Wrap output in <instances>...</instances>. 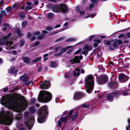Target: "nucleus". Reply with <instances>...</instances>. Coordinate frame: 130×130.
Returning a JSON list of instances; mask_svg holds the SVG:
<instances>
[{
	"mask_svg": "<svg viewBox=\"0 0 130 130\" xmlns=\"http://www.w3.org/2000/svg\"><path fill=\"white\" fill-rule=\"evenodd\" d=\"M73 46H69L67 47L66 48H62L60 51L61 52L58 54H55V55L56 56H59L61 55L62 53L65 52L67 51V49L69 48H70L71 47Z\"/></svg>",
	"mask_w": 130,
	"mask_h": 130,
	"instance_id": "14",
	"label": "nucleus"
},
{
	"mask_svg": "<svg viewBox=\"0 0 130 130\" xmlns=\"http://www.w3.org/2000/svg\"><path fill=\"white\" fill-rule=\"evenodd\" d=\"M80 8L79 7H76L75 9V10L76 11H78L79 12L80 11Z\"/></svg>",
	"mask_w": 130,
	"mask_h": 130,
	"instance_id": "40",
	"label": "nucleus"
},
{
	"mask_svg": "<svg viewBox=\"0 0 130 130\" xmlns=\"http://www.w3.org/2000/svg\"><path fill=\"white\" fill-rule=\"evenodd\" d=\"M14 69L15 67H12L9 71V72L11 74L13 73Z\"/></svg>",
	"mask_w": 130,
	"mask_h": 130,
	"instance_id": "33",
	"label": "nucleus"
},
{
	"mask_svg": "<svg viewBox=\"0 0 130 130\" xmlns=\"http://www.w3.org/2000/svg\"><path fill=\"white\" fill-rule=\"evenodd\" d=\"M111 65L112 66L113 65V63L112 62H110V63L108 65L107 67L108 68H109V67H110V66H111Z\"/></svg>",
	"mask_w": 130,
	"mask_h": 130,
	"instance_id": "46",
	"label": "nucleus"
},
{
	"mask_svg": "<svg viewBox=\"0 0 130 130\" xmlns=\"http://www.w3.org/2000/svg\"><path fill=\"white\" fill-rule=\"evenodd\" d=\"M34 117H31L26 120L25 121V124L28 128L31 129L34 125Z\"/></svg>",
	"mask_w": 130,
	"mask_h": 130,
	"instance_id": "7",
	"label": "nucleus"
},
{
	"mask_svg": "<svg viewBox=\"0 0 130 130\" xmlns=\"http://www.w3.org/2000/svg\"><path fill=\"white\" fill-rule=\"evenodd\" d=\"M17 34L19 36H21L22 35L20 34L21 31L20 30L17 29Z\"/></svg>",
	"mask_w": 130,
	"mask_h": 130,
	"instance_id": "41",
	"label": "nucleus"
},
{
	"mask_svg": "<svg viewBox=\"0 0 130 130\" xmlns=\"http://www.w3.org/2000/svg\"><path fill=\"white\" fill-rule=\"evenodd\" d=\"M26 4L28 6H30L31 4V3L29 2H27Z\"/></svg>",
	"mask_w": 130,
	"mask_h": 130,
	"instance_id": "64",
	"label": "nucleus"
},
{
	"mask_svg": "<svg viewBox=\"0 0 130 130\" xmlns=\"http://www.w3.org/2000/svg\"><path fill=\"white\" fill-rule=\"evenodd\" d=\"M52 11L55 12L61 11L65 12L68 11V9L65 5L61 4L59 7L57 6H55Z\"/></svg>",
	"mask_w": 130,
	"mask_h": 130,
	"instance_id": "6",
	"label": "nucleus"
},
{
	"mask_svg": "<svg viewBox=\"0 0 130 130\" xmlns=\"http://www.w3.org/2000/svg\"><path fill=\"white\" fill-rule=\"evenodd\" d=\"M119 78L120 80H124L128 79V77L123 74H121L119 75Z\"/></svg>",
	"mask_w": 130,
	"mask_h": 130,
	"instance_id": "15",
	"label": "nucleus"
},
{
	"mask_svg": "<svg viewBox=\"0 0 130 130\" xmlns=\"http://www.w3.org/2000/svg\"><path fill=\"white\" fill-rule=\"evenodd\" d=\"M107 80L106 76L104 75L100 77L97 79V81L99 84H101L105 83L107 81Z\"/></svg>",
	"mask_w": 130,
	"mask_h": 130,
	"instance_id": "9",
	"label": "nucleus"
},
{
	"mask_svg": "<svg viewBox=\"0 0 130 130\" xmlns=\"http://www.w3.org/2000/svg\"><path fill=\"white\" fill-rule=\"evenodd\" d=\"M83 94L80 92H77L74 95V98L75 100L78 99H79L82 96Z\"/></svg>",
	"mask_w": 130,
	"mask_h": 130,
	"instance_id": "17",
	"label": "nucleus"
},
{
	"mask_svg": "<svg viewBox=\"0 0 130 130\" xmlns=\"http://www.w3.org/2000/svg\"><path fill=\"white\" fill-rule=\"evenodd\" d=\"M58 124L59 126H61V122L60 120H59L58 121Z\"/></svg>",
	"mask_w": 130,
	"mask_h": 130,
	"instance_id": "55",
	"label": "nucleus"
},
{
	"mask_svg": "<svg viewBox=\"0 0 130 130\" xmlns=\"http://www.w3.org/2000/svg\"><path fill=\"white\" fill-rule=\"evenodd\" d=\"M12 6L14 8H15L17 6V4L15 3Z\"/></svg>",
	"mask_w": 130,
	"mask_h": 130,
	"instance_id": "50",
	"label": "nucleus"
},
{
	"mask_svg": "<svg viewBox=\"0 0 130 130\" xmlns=\"http://www.w3.org/2000/svg\"><path fill=\"white\" fill-rule=\"evenodd\" d=\"M35 106L31 107L29 109V111L32 113H34L35 111V108H34Z\"/></svg>",
	"mask_w": 130,
	"mask_h": 130,
	"instance_id": "26",
	"label": "nucleus"
},
{
	"mask_svg": "<svg viewBox=\"0 0 130 130\" xmlns=\"http://www.w3.org/2000/svg\"><path fill=\"white\" fill-rule=\"evenodd\" d=\"M24 41L23 40H21L20 43V46L21 47L24 44Z\"/></svg>",
	"mask_w": 130,
	"mask_h": 130,
	"instance_id": "31",
	"label": "nucleus"
},
{
	"mask_svg": "<svg viewBox=\"0 0 130 130\" xmlns=\"http://www.w3.org/2000/svg\"><path fill=\"white\" fill-rule=\"evenodd\" d=\"M97 55L99 57H100L102 55V53L101 52H99L97 53Z\"/></svg>",
	"mask_w": 130,
	"mask_h": 130,
	"instance_id": "54",
	"label": "nucleus"
},
{
	"mask_svg": "<svg viewBox=\"0 0 130 130\" xmlns=\"http://www.w3.org/2000/svg\"><path fill=\"white\" fill-rule=\"evenodd\" d=\"M94 36L93 35L90 36L89 38V40L90 41L94 39Z\"/></svg>",
	"mask_w": 130,
	"mask_h": 130,
	"instance_id": "45",
	"label": "nucleus"
},
{
	"mask_svg": "<svg viewBox=\"0 0 130 130\" xmlns=\"http://www.w3.org/2000/svg\"><path fill=\"white\" fill-rule=\"evenodd\" d=\"M42 32L43 34H46L48 33L47 31L45 30H44L42 31Z\"/></svg>",
	"mask_w": 130,
	"mask_h": 130,
	"instance_id": "52",
	"label": "nucleus"
},
{
	"mask_svg": "<svg viewBox=\"0 0 130 130\" xmlns=\"http://www.w3.org/2000/svg\"><path fill=\"white\" fill-rule=\"evenodd\" d=\"M39 41H37L36 42L34 45H32V47H34V46H37L38 45H39Z\"/></svg>",
	"mask_w": 130,
	"mask_h": 130,
	"instance_id": "38",
	"label": "nucleus"
},
{
	"mask_svg": "<svg viewBox=\"0 0 130 130\" xmlns=\"http://www.w3.org/2000/svg\"><path fill=\"white\" fill-rule=\"evenodd\" d=\"M40 34V32L39 31H38L37 32H35V33L34 34H35V35H38Z\"/></svg>",
	"mask_w": 130,
	"mask_h": 130,
	"instance_id": "56",
	"label": "nucleus"
},
{
	"mask_svg": "<svg viewBox=\"0 0 130 130\" xmlns=\"http://www.w3.org/2000/svg\"><path fill=\"white\" fill-rule=\"evenodd\" d=\"M22 117L21 115L20 114L17 115L16 116L17 119H19L20 118Z\"/></svg>",
	"mask_w": 130,
	"mask_h": 130,
	"instance_id": "37",
	"label": "nucleus"
},
{
	"mask_svg": "<svg viewBox=\"0 0 130 130\" xmlns=\"http://www.w3.org/2000/svg\"><path fill=\"white\" fill-rule=\"evenodd\" d=\"M41 57H37L34 59L32 61V62L33 63H36L38 61H40L41 60Z\"/></svg>",
	"mask_w": 130,
	"mask_h": 130,
	"instance_id": "21",
	"label": "nucleus"
},
{
	"mask_svg": "<svg viewBox=\"0 0 130 130\" xmlns=\"http://www.w3.org/2000/svg\"><path fill=\"white\" fill-rule=\"evenodd\" d=\"M46 29L48 30H50L53 29V27L52 26H48L46 27Z\"/></svg>",
	"mask_w": 130,
	"mask_h": 130,
	"instance_id": "32",
	"label": "nucleus"
},
{
	"mask_svg": "<svg viewBox=\"0 0 130 130\" xmlns=\"http://www.w3.org/2000/svg\"><path fill=\"white\" fill-rule=\"evenodd\" d=\"M80 53V51L79 50H77L74 53V54H76Z\"/></svg>",
	"mask_w": 130,
	"mask_h": 130,
	"instance_id": "60",
	"label": "nucleus"
},
{
	"mask_svg": "<svg viewBox=\"0 0 130 130\" xmlns=\"http://www.w3.org/2000/svg\"><path fill=\"white\" fill-rule=\"evenodd\" d=\"M50 66L52 68H54L57 66V63L54 62H52L51 63Z\"/></svg>",
	"mask_w": 130,
	"mask_h": 130,
	"instance_id": "24",
	"label": "nucleus"
},
{
	"mask_svg": "<svg viewBox=\"0 0 130 130\" xmlns=\"http://www.w3.org/2000/svg\"><path fill=\"white\" fill-rule=\"evenodd\" d=\"M35 39H36V37L35 36H33L31 39V41H33Z\"/></svg>",
	"mask_w": 130,
	"mask_h": 130,
	"instance_id": "63",
	"label": "nucleus"
},
{
	"mask_svg": "<svg viewBox=\"0 0 130 130\" xmlns=\"http://www.w3.org/2000/svg\"><path fill=\"white\" fill-rule=\"evenodd\" d=\"M79 67L75 68V70L74 71V76H78L80 74V70Z\"/></svg>",
	"mask_w": 130,
	"mask_h": 130,
	"instance_id": "18",
	"label": "nucleus"
},
{
	"mask_svg": "<svg viewBox=\"0 0 130 130\" xmlns=\"http://www.w3.org/2000/svg\"><path fill=\"white\" fill-rule=\"evenodd\" d=\"M92 49V46L91 45H86L83 48L84 51L83 54H87L89 51H91Z\"/></svg>",
	"mask_w": 130,
	"mask_h": 130,
	"instance_id": "12",
	"label": "nucleus"
},
{
	"mask_svg": "<svg viewBox=\"0 0 130 130\" xmlns=\"http://www.w3.org/2000/svg\"><path fill=\"white\" fill-rule=\"evenodd\" d=\"M47 17L48 19H51L54 16V14L50 12L47 14Z\"/></svg>",
	"mask_w": 130,
	"mask_h": 130,
	"instance_id": "25",
	"label": "nucleus"
},
{
	"mask_svg": "<svg viewBox=\"0 0 130 130\" xmlns=\"http://www.w3.org/2000/svg\"><path fill=\"white\" fill-rule=\"evenodd\" d=\"M78 113L77 112H75L72 117V120L74 121L77 118Z\"/></svg>",
	"mask_w": 130,
	"mask_h": 130,
	"instance_id": "22",
	"label": "nucleus"
},
{
	"mask_svg": "<svg viewBox=\"0 0 130 130\" xmlns=\"http://www.w3.org/2000/svg\"><path fill=\"white\" fill-rule=\"evenodd\" d=\"M113 46L114 47L116 48L117 47V44L116 43H114L113 45Z\"/></svg>",
	"mask_w": 130,
	"mask_h": 130,
	"instance_id": "62",
	"label": "nucleus"
},
{
	"mask_svg": "<svg viewBox=\"0 0 130 130\" xmlns=\"http://www.w3.org/2000/svg\"><path fill=\"white\" fill-rule=\"evenodd\" d=\"M119 95V94L118 92L114 91L108 94L106 98L107 100L111 101L114 96L117 97Z\"/></svg>",
	"mask_w": 130,
	"mask_h": 130,
	"instance_id": "8",
	"label": "nucleus"
},
{
	"mask_svg": "<svg viewBox=\"0 0 130 130\" xmlns=\"http://www.w3.org/2000/svg\"><path fill=\"white\" fill-rule=\"evenodd\" d=\"M65 76L66 78L68 77L69 78H71V74L69 72H67L65 73Z\"/></svg>",
	"mask_w": 130,
	"mask_h": 130,
	"instance_id": "28",
	"label": "nucleus"
},
{
	"mask_svg": "<svg viewBox=\"0 0 130 130\" xmlns=\"http://www.w3.org/2000/svg\"><path fill=\"white\" fill-rule=\"evenodd\" d=\"M47 113V108L46 106L41 107L38 111V117L37 119L38 122L40 123L43 122Z\"/></svg>",
	"mask_w": 130,
	"mask_h": 130,
	"instance_id": "4",
	"label": "nucleus"
},
{
	"mask_svg": "<svg viewBox=\"0 0 130 130\" xmlns=\"http://www.w3.org/2000/svg\"><path fill=\"white\" fill-rule=\"evenodd\" d=\"M76 40V39L74 38H70L66 40L67 42L74 41Z\"/></svg>",
	"mask_w": 130,
	"mask_h": 130,
	"instance_id": "30",
	"label": "nucleus"
},
{
	"mask_svg": "<svg viewBox=\"0 0 130 130\" xmlns=\"http://www.w3.org/2000/svg\"><path fill=\"white\" fill-rule=\"evenodd\" d=\"M109 85L112 88H116L117 87V86H115L113 87V85H112V83H109Z\"/></svg>",
	"mask_w": 130,
	"mask_h": 130,
	"instance_id": "39",
	"label": "nucleus"
},
{
	"mask_svg": "<svg viewBox=\"0 0 130 130\" xmlns=\"http://www.w3.org/2000/svg\"><path fill=\"white\" fill-rule=\"evenodd\" d=\"M23 61L25 63L28 64L30 62V59L28 57H24L23 58Z\"/></svg>",
	"mask_w": 130,
	"mask_h": 130,
	"instance_id": "19",
	"label": "nucleus"
},
{
	"mask_svg": "<svg viewBox=\"0 0 130 130\" xmlns=\"http://www.w3.org/2000/svg\"><path fill=\"white\" fill-rule=\"evenodd\" d=\"M32 8V7L30 6H27L25 8V10H26L31 9Z\"/></svg>",
	"mask_w": 130,
	"mask_h": 130,
	"instance_id": "35",
	"label": "nucleus"
},
{
	"mask_svg": "<svg viewBox=\"0 0 130 130\" xmlns=\"http://www.w3.org/2000/svg\"><path fill=\"white\" fill-rule=\"evenodd\" d=\"M60 25H59V24H58V25H56L55 26L54 28H58V27H60Z\"/></svg>",
	"mask_w": 130,
	"mask_h": 130,
	"instance_id": "57",
	"label": "nucleus"
},
{
	"mask_svg": "<svg viewBox=\"0 0 130 130\" xmlns=\"http://www.w3.org/2000/svg\"><path fill=\"white\" fill-rule=\"evenodd\" d=\"M12 9V8L11 6H9L6 9V10L8 12H10Z\"/></svg>",
	"mask_w": 130,
	"mask_h": 130,
	"instance_id": "36",
	"label": "nucleus"
},
{
	"mask_svg": "<svg viewBox=\"0 0 130 130\" xmlns=\"http://www.w3.org/2000/svg\"><path fill=\"white\" fill-rule=\"evenodd\" d=\"M7 39V37H4V41L3 42H1L0 43L1 45H5L6 46H10L11 45L13 44V42L11 41L10 42H8L7 41H6V40Z\"/></svg>",
	"mask_w": 130,
	"mask_h": 130,
	"instance_id": "13",
	"label": "nucleus"
},
{
	"mask_svg": "<svg viewBox=\"0 0 130 130\" xmlns=\"http://www.w3.org/2000/svg\"><path fill=\"white\" fill-rule=\"evenodd\" d=\"M110 42L109 41H107L106 43V44L108 45H110Z\"/></svg>",
	"mask_w": 130,
	"mask_h": 130,
	"instance_id": "59",
	"label": "nucleus"
},
{
	"mask_svg": "<svg viewBox=\"0 0 130 130\" xmlns=\"http://www.w3.org/2000/svg\"><path fill=\"white\" fill-rule=\"evenodd\" d=\"M79 12L80 13V14L82 16H83L85 14V13L82 11H80Z\"/></svg>",
	"mask_w": 130,
	"mask_h": 130,
	"instance_id": "47",
	"label": "nucleus"
},
{
	"mask_svg": "<svg viewBox=\"0 0 130 130\" xmlns=\"http://www.w3.org/2000/svg\"><path fill=\"white\" fill-rule=\"evenodd\" d=\"M101 42L100 40L98 39L95 41V42L93 44V46L94 47H96L98 46V44L100 43Z\"/></svg>",
	"mask_w": 130,
	"mask_h": 130,
	"instance_id": "20",
	"label": "nucleus"
},
{
	"mask_svg": "<svg viewBox=\"0 0 130 130\" xmlns=\"http://www.w3.org/2000/svg\"><path fill=\"white\" fill-rule=\"evenodd\" d=\"M91 2L93 4L97 2V0H90Z\"/></svg>",
	"mask_w": 130,
	"mask_h": 130,
	"instance_id": "58",
	"label": "nucleus"
},
{
	"mask_svg": "<svg viewBox=\"0 0 130 130\" xmlns=\"http://www.w3.org/2000/svg\"><path fill=\"white\" fill-rule=\"evenodd\" d=\"M118 44L120 45L122 43V41L120 40H119L118 41Z\"/></svg>",
	"mask_w": 130,
	"mask_h": 130,
	"instance_id": "61",
	"label": "nucleus"
},
{
	"mask_svg": "<svg viewBox=\"0 0 130 130\" xmlns=\"http://www.w3.org/2000/svg\"><path fill=\"white\" fill-rule=\"evenodd\" d=\"M122 95L124 96H125L127 95H130V90L129 89H126L125 88L122 90Z\"/></svg>",
	"mask_w": 130,
	"mask_h": 130,
	"instance_id": "16",
	"label": "nucleus"
},
{
	"mask_svg": "<svg viewBox=\"0 0 130 130\" xmlns=\"http://www.w3.org/2000/svg\"><path fill=\"white\" fill-rule=\"evenodd\" d=\"M64 39H65L64 37H62L61 38L58 39L57 40V41H58L62 40Z\"/></svg>",
	"mask_w": 130,
	"mask_h": 130,
	"instance_id": "48",
	"label": "nucleus"
},
{
	"mask_svg": "<svg viewBox=\"0 0 130 130\" xmlns=\"http://www.w3.org/2000/svg\"><path fill=\"white\" fill-rule=\"evenodd\" d=\"M40 87L42 89H47L50 87V83L49 81H45L41 83Z\"/></svg>",
	"mask_w": 130,
	"mask_h": 130,
	"instance_id": "10",
	"label": "nucleus"
},
{
	"mask_svg": "<svg viewBox=\"0 0 130 130\" xmlns=\"http://www.w3.org/2000/svg\"><path fill=\"white\" fill-rule=\"evenodd\" d=\"M83 58L82 55H80L79 56H75L74 58V59L71 60L70 62L71 64H73L74 63H79L80 62L79 59L81 60Z\"/></svg>",
	"mask_w": 130,
	"mask_h": 130,
	"instance_id": "11",
	"label": "nucleus"
},
{
	"mask_svg": "<svg viewBox=\"0 0 130 130\" xmlns=\"http://www.w3.org/2000/svg\"><path fill=\"white\" fill-rule=\"evenodd\" d=\"M128 122L129 124L130 125V119H129L128 120ZM126 130H130V125L127 126V127H126Z\"/></svg>",
	"mask_w": 130,
	"mask_h": 130,
	"instance_id": "34",
	"label": "nucleus"
},
{
	"mask_svg": "<svg viewBox=\"0 0 130 130\" xmlns=\"http://www.w3.org/2000/svg\"><path fill=\"white\" fill-rule=\"evenodd\" d=\"M73 112V110H70L68 113V115L69 116H71Z\"/></svg>",
	"mask_w": 130,
	"mask_h": 130,
	"instance_id": "42",
	"label": "nucleus"
},
{
	"mask_svg": "<svg viewBox=\"0 0 130 130\" xmlns=\"http://www.w3.org/2000/svg\"><path fill=\"white\" fill-rule=\"evenodd\" d=\"M73 49H71L70 50L67 52V53L68 54H71L73 51Z\"/></svg>",
	"mask_w": 130,
	"mask_h": 130,
	"instance_id": "51",
	"label": "nucleus"
},
{
	"mask_svg": "<svg viewBox=\"0 0 130 130\" xmlns=\"http://www.w3.org/2000/svg\"><path fill=\"white\" fill-rule=\"evenodd\" d=\"M13 119V113L11 111H3L0 113V122L5 125H10Z\"/></svg>",
	"mask_w": 130,
	"mask_h": 130,
	"instance_id": "2",
	"label": "nucleus"
},
{
	"mask_svg": "<svg viewBox=\"0 0 130 130\" xmlns=\"http://www.w3.org/2000/svg\"><path fill=\"white\" fill-rule=\"evenodd\" d=\"M27 21H23L22 23V27L23 28H24L26 26L27 24Z\"/></svg>",
	"mask_w": 130,
	"mask_h": 130,
	"instance_id": "29",
	"label": "nucleus"
},
{
	"mask_svg": "<svg viewBox=\"0 0 130 130\" xmlns=\"http://www.w3.org/2000/svg\"><path fill=\"white\" fill-rule=\"evenodd\" d=\"M1 103L8 108L16 109L18 112L22 111L27 105V102L23 96L15 99L12 100L3 96L1 100Z\"/></svg>",
	"mask_w": 130,
	"mask_h": 130,
	"instance_id": "1",
	"label": "nucleus"
},
{
	"mask_svg": "<svg viewBox=\"0 0 130 130\" xmlns=\"http://www.w3.org/2000/svg\"><path fill=\"white\" fill-rule=\"evenodd\" d=\"M89 105V104L88 103H85L83 104L82 106V107L84 108H87Z\"/></svg>",
	"mask_w": 130,
	"mask_h": 130,
	"instance_id": "27",
	"label": "nucleus"
},
{
	"mask_svg": "<svg viewBox=\"0 0 130 130\" xmlns=\"http://www.w3.org/2000/svg\"><path fill=\"white\" fill-rule=\"evenodd\" d=\"M43 38V36H39L38 37V39H42Z\"/></svg>",
	"mask_w": 130,
	"mask_h": 130,
	"instance_id": "53",
	"label": "nucleus"
},
{
	"mask_svg": "<svg viewBox=\"0 0 130 130\" xmlns=\"http://www.w3.org/2000/svg\"><path fill=\"white\" fill-rule=\"evenodd\" d=\"M36 100V99L35 98H33L31 99V102L32 103H34Z\"/></svg>",
	"mask_w": 130,
	"mask_h": 130,
	"instance_id": "49",
	"label": "nucleus"
},
{
	"mask_svg": "<svg viewBox=\"0 0 130 130\" xmlns=\"http://www.w3.org/2000/svg\"><path fill=\"white\" fill-rule=\"evenodd\" d=\"M60 120L63 122H65L68 120V117L66 116L64 118H60Z\"/></svg>",
	"mask_w": 130,
	"mask_h": 130,
	"instance_id": "23",
	"label": "nucleus"
},
{
	"mask_svg": "<svg viewBox=\"0 0 130 130\" xmlns=\"http://www.w3.org/2000/svg\"><path fill=\"white\" fill-rule=\"evenodd\" d=\"M25 15L24 14H22L20 16V18L21 19H23L25 18Z\"/></svg>",
	"mask_w": 130,
	"mask_h": 130,
	"instance_id": "43",
	"label": "nucleus"
},
{
	"mask_svg": "<svg viewBox=\"0 0 130 130\" xmlns=\"http://www.w3.org/2000/svg\"><path fill=\"white\" fill-rule=\"evenodd\" d=\"M60 48V47H56L54 49L55 50V52H56L58 51L59 48Z\"/></svg>",
	"mask_w": 130,
	"mask_h": 130,
	"instance_id": "44",
	"label": "nucleus"
},
{
	"mask_svg": "<svg viewBox=\"0 0 130 130\" xmlns=\"http://www.w3.org/2000/svg\"><path fill=\"white\" fill-rule=\"evenodd\" d=\"M85 84L87 92L88 93H91L94 85L93 77L92 75H89L86 77Z\"/></svg>",
	"mask_w": 130,
	"mask_h": 130,
	"instance_id": "3",
	"label": "nucleus"
},
{
	"mask_svg": "<svg viewBox=\"0 0 130 130\" xmlns=\"http://www.w3.org/2000/svg\"><path fill=\"white\" fill-rule=\"evenodd\" d=\"M52 97V94L50 92L46 91H41L40 92L38 100L43 102H48L51 100Z\"/></svg>",
	"mask_w": 130,
	"mask_h": 130,
	"instance_id": "5",
	"label": "nucleus"
}]
</instances>
